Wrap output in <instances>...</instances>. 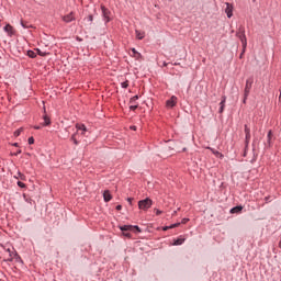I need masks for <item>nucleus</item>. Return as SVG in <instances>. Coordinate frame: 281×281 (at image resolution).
Returning <instances> with one entry per match:
<instances>
[{"label":"nucleus","mask_w":281,"mask_h":281,"mask_svg":"<svg viewBox=\"0 0 281 281\" xmlns=\"http://www.w3.org/2000/svg\"><path fill=\"white\" fill-rule=\"evenodd\" d=\"M138 207L144 212H146L147 210H150V207H153V200L146 198L145 200L138 201Z\"/></svg>","instance_id":"1"},{"label":"nucleus","mask_w":281,"mask_h":281,"mask_svg":"<svg viewBox=\"0 0 281 281\" xmlns=\"http://www.w3.org/2000/svg\"><path fill=\"white\" fill-rule=\"evenodd\" d=\"M254 85V79L249 78L246 80V86L244 90V104L247 102V98H249V93L251 91V86Z\"/></svg>","instance_id":"2"},{"label":"nucleus","mask_w":281,"mask_h":281,"mask_svg":"<svg viewBox=\"0 0 281 281\" xmlns=\"http://www.w3.org/2000/svg\"><path fill=\"white\" fill-rule=\"evenodd\" d=\"M236 36H238L239 40L241 41V45L245 52V49H247V36L245 35V27L241 26L239 29V32H237Z\"/></svg>","instance_id":"3"},{"label":"nucleus","mask_w":281,"mask_h":281,"mask_svg":"<svg viewBox=\"0 0 281 281\" xmlns=\"http://www.w3.org/2000/svg\"><path fill=\"white\" fill-rule=\"evenodd\" d=\"M101 11L105 23H109L111 21V11L104 5H101Z\"/></svg>","instance_id":"4"},{"label":"nucleus","mask_w":281,"mask_h":281,"mask_svg":"<svg viewBox=\"0 0 281 281\" xmlns=\"http://www.w3.org/2000/svg\"><path fill=\"white\" fill-rule=\"evenodd\" d=\"M177 102H179V99L176 95H172L166 101L167 109H175V106H177Z\"/></svg>","instance_id":"5"},{"label":"nucleus","mask_w":281,"mask_h":281,"mask_svg":"<svg viewBox=\"0 0 281 281\" xmlns=\"http://www.w3.org/2000/svg\"><path fill=\"white\" fill-rule=\"evenodd\" d=\"M225 5L224 12L227 14L228 19H232L234 16V5L229 2H226Z\"/></svg>","instance_id":"6"},{"label":"nucleus","mask_w":281,"mask_h":281,"mask_svg":"<svg viewBox=\"0 0 281 281\" xmlns=\"http://www.w3.org/2000/svg\"><path fill=\"white\" fill-rule=\"evenodd\" d=\"M121 232H133V229H136L137 232H142V229L139 228V226H133V225H123L120 226Z\"/></svg>","instance_id":"7"},{"label":"nucleus","mask_w":281,"mask_h":281,"mask_svg":"<svg viewBox=\"0 0 281 281\" xmlns=\"http://www.w3.org/2000/svg\"><path fill=\"white\" fill-rule=\"evenodd\" d=\"M71 21H76V16L74 15V12H70L69 14L63 16L64 23H71Z\"/></svg>","instance_id":"8"},{"label":"nucleus","mask_w":281,"mask_h":281,"mask_svg":"<svg viewBox=\"0 0 281 281\" xmlns=\"http://www.w3.org/2000/svg\"><path fill=\"white\" fill-rule=\"evenodd\" d=\"M103 199H104L105 203H109V201H111L113 199V196L111 195V192L109 190L103 192Z\"/></svg>","instance_id":"9"},{"label":"nucleus","mask_w":281,"mask_h":281,"mask_svg":"<svg viewBox=\"0 0 281 281\" xmlns=\"http://www.w3.org/2000/svg\"><path fill=\"white\" fill-rule=\"evenodd\" d=\"M4 32H7V34H9V36H12V34H14V27H12V25L7 24L4 26Z\"/></svg>","instance_id":"10"},{"label":"nucleus","mask_w":281,"mask_h":281,"mask_svg":"<svg viewBox=\"0 0 281 281\" xmlns=\"http://www.w3.org/2000/svg\"><path fill=\"white\" fill-rule=\"evenodd\" d=\"M76 128H77V131H81V135H85V133H87V126H85L82 124H77Z\"/></svg>","instance_id":"11"},{"label":"nucleus","mask_w":281,"mask_h":281,"mask_svg":"<svg viewBox=\"0 0 281 281\" xmlns=\"http://www.w3.org/2000/svg\"><path fill=\"white\" fill-rule=\"evenodd\" d=\"M227 100V98L223 97V100L220 103V110L218 113H223V111H225V101Z\"/></svg>","instance_id":"12"},{"label":"nucleus","mask_w":281,"mask_h":281,"mask_svg":"<svg viewBox=\"0 0 281 281\" xmlns=\"http://www.w3.org/2000/svg\"><path fill=\"white\" fill-rule=\"evenodd\" d=\"M243 212V206H235L231 210V214H240Z\"/></svg>","instance_id":"13"},{"label":"nucleus","mask_w":281,"mask_h":281,"mask_svg":"<svg viewBox=\"0 0 281 281\" xmlns=\"http://www.w3.org/2000/svg\"><path fill=\"white\" fill-rule=\"evenodd\" d=\"M145 36L146 33L136 30V38H138V41H142Z\"/></svg>","instance_id":"14"},{"label":"nucleus","mask_w":281,"mask_h":281,"mask_svg":"<svg viewBox=\"0 0 281 281\" xmlns=\"http://www.w3.org/2000/svg\"><path fill=\"white\" fill-rule=\"evenodd\" d=\"M49 124H52V121L49 120V116L44 115L43 126H49Z\"/></svg>","instance_id":"15"},{"label":"nucleus","mask_w":281,"mask_h":281,"mask_svg":"<svg viewBox=\"0 0 281 281\" xmlns=\"http://www.w3.org/2000/svg\"><path fill=\"white\" fill-rule=\"evenodd\" d=\"M273 137V132L269 131L268 132V136H267V139H268V146H271V139Z\"/></svg>","instance_id":"16"},{"label":"nucleus","mask_w":281,"mask_h":281,"mask_svg":"<svg viewBox=\"0 0 281 281\" xmlns=\"http://www.w3.org/2000/svg\"><path fill=\"white\" fill-rule=\"evenodd\" d=\"M133 57L139 59L142 57V54H139L135 48L132 49Z\"/></svg>","instance_id":"17"},{"label":"nucleus","mask_w":281,"mask_h":281,"mask_svg":"<svg viewBox=\"0 0 281 281\" xmlns=\"http://www.w3.org/2000/svg\"><path fill=\"white\" fill-rule=\"evenodd\" d=\"M7 251L9 252V260H12L14 258V256H16L15 251H12L10 248L7 249Z\"/></svg>","instance_id":"18"},{"label":"nucleus","mask_w":281,"mask_h":281,"mask_svg":"<svg viewBox=\"0 0 281 281\" xmlns=\"http://www.w3.org/2000/svg\"><path fill=\"white\" fill-rule=\"evenodd\" d=\"M27 57L29 58H36V53H34V50H29L27 52Z\"/></svg>","instance_id":"19"},{"label":"nucleus","mask_w":281,"mask_h":281,"mask_svg":"<svg viewBox=\"0 0 281 281\" xmlns=\"http://www.w3.org/2000/svg\"><path fill=\"white\" fill-rule=\"evenodd\" d=\"M15 179H21V181H25V175L18 172V176H15Z\"/></svg>","instance_id":"20"},{"label":"nucleus","mask_w":281,"mask_h":281,"mask_svg":"<svg viewBox=\"0 0 281 281\" xmlns=\"http://www.w3.org/2000/svg\"><path fill=\"white\" fill-rule=\"evenodd\" d=\"M183 243H186V239H183V238H178V239L173 243V245H183Z\"/></svg>","instance_id":"21"},{"label":"nucleus","mask_w":281,"mask_h":281,"mask_svg":"<svg viewBox=\"0 0 281 281\" xmlns=\"http://www.w3.org/2000/svg\"><path fill=\"white\" fill-rule=\"evenodd\" d=\"M21 133H23V127L19 128L18 131L14 132V136L19 137V135H21Z\"/></svg>","instance_id":"22"},{"label":"nucleus","mask_w":281,"mask_h":281,"mask_svg":"<svg viewBox=\"0 0 281 281\" xmlns=\"http://www.w3.org/2000/svg\"><path fill=\"white\" fill-rule=\"evenodd\" d=\"M70 139L76 146H78V138H76V134H74Z\"/></svg>","instance_id":"23"},{"label":"nucleus","mask_w":281,"mask_h":281,"mask_svg":"<svg viewBox=\"0 0 281 281\" xmlns=\"http://www.w3.org/2000/svg\"><path fill=\"white\" fill-rule=\"evenodd\" d=\"M136 100H139V97L138 95H134L132 99H131V104H135Z\"/></svg>","instance_id":"24"},{"label":"nucleus","mask_w":281,"mask_h":281,"mask_svg":"<svg viewBox=\"0 0 281 281\" xmlns=\"http://www.w3.org/2000/svg\"><path fill=\"white\" fill-rule=\"evenodd\" d=\"M121 87H122L123 89H127V88H128V81L122 82V83H121Z\"/></svg>","instance_id":"25"},{"label":"nucleus","mask_w":281,"mask_h":281,"mask_svg":"<svg viewBox=\"0 0 281 281\" xmlns=\"http://www.w3.org/2000/svg\"><path fill=\"white\" fill-rule=\"evenodd\" d=\"M250 139H251V133L246 134V144H249Z\"/></svg>","instance_id":"26"},{"label":"nucleus","mask_w":281,"mask_h":281,"mask_svg":"<svg viewBox=\"0 0 281 281\" xmlns=\"http://www.w3.org/2000/svg\"><path fill=\"white\" fill-rule=\"evenodd\" d=\"M21 25L22 27H24V30H27V27H30V25H27L25 22L21 21Z\"/></svg>","instance_id":"27"},{"label":"nucleus","mask_w":281,"mask_h":281,"mask_svg":"<svg viewBox=\"0 0 281 281\" xmlns=\"http://www.w3.org/2000/svg\"><path fill=\"white\" fill-rule=\"evenodd\" d=\"M245 134H249V133H251V130H249V126H247V125H245Z\"/></svg>","instance_id":"28"},{"label":"nucleus","mask_w":281,"mask_h":281,"mask_svg":"<svg viewBox=\"0 0 281 281\" xmlns=\"http://www.w3.org/2000/svg\"><path fill=\"white\" fill-rule=\"evenodd\" d=\"M18 186H19V188H25V183H23L21 181H18Z\"/></svg>","instance_id":"29"},{"label":"nucleus","mask_w":281,"mask_h":281,"mask_svg":"<svg viewBox=\"0 0 281 281\" xmlns=\"http://www.w3.org/2000/svg\"><path fill=\"white\" fill-rule=\"evenodd\" d=\"M88 21L90 22V23H93V15H88Z\"/></svg>","instance_id":"30"},{"label":"nucleus","mask_w":281,"mask_h":281,"mask_svg":"<svg viewBox=\"0 0 281 281\" xmlns=\"http://www.w3.org/2000/svg\"><path fill=\"white\" fill-rule=\"evenodd\" d=\"M137 108H138V105H137V104H136V105H131V106H130L131 111H135Z\"/></svg>","instance_id":"31"},{"label":"nucleus","mask_w":281,"mask_h":281,"mask_svg":"<svg viewBox=\"0 0 281 281\" xmlns=\"http://www.w3.org/2000/svg\"><path fill=\"white\" fill-rule=\"evenodd\" d=\"M29 144H30V145L34 144V137H30V138H29Z\"/></svg>","instance_id":"32"},{"label":"nucleus","mask_w":281,"mask_h":281,"mask_svg":"<svg viewBox=\"0 0 281 281\" xmlns=\"http://www.w3.org/2000/svg\"><path fill=\"white\" fill-rule=\"evenodd\" d=\"M175 227H179V224H172L171 226H169L170 229H175Z\"/></svg>","instance_id":"33"},{"label":"nucleus","mask_w":281,"mask_h":281,"mask_svg":"<svg viewBox=\"0 0 281 281\" xmlns=\"http://www.w3.org/2000/svg\"><path fill=\"white\" fill-rule=\"evenodd\" d=\"M127 202L130 203V205H133V198H128Z\"/></svg>","instance_id":"34"},{"label":"nucleus","mask_w":281,"mask_h":281,"mask_svg":"<svg viewBox=\"0 0 281 281\" xmlns=\"http://www.w3.org/2000/svg\"><path fill=\"white\" fill-rule=\"evenodd\" d=\"M188 221H190V220L189 218H183L182 222H181L182 225H186V223H188Z\"/></svg>","instance_id":"35"},{"label":"nucleus","mask_w":281,"mask_h":281,"mask_svg":"<svg viewBox=\"0 0 281 281\" xmlns=\"http://www.w3.org/2000/svg\"><path fill=\"white\" fill-rule=\"evenodd\" d=\"M116 210L120 212V210H122V205H116Z\"/></svg>","instance_id":"36"},{"label":"nucleus","mask_w":281,"mask_h":281,"mask_svg":"<svg viewBox=\"0 0 281 281\" xmlns=\"http://www.w3.org/2000/svg\"><path fill=\"white\" fill-rule=\"evenodd\" d=\"M124 236H127V238H131V234L130 233H123Z\"/></svg>","instance_id":"37"},{"label":"nucleus","mask_w":281,"mask_h":281,"mask_svg":"<svg viewBox=\"0 0 281 281\" xmlns=\"http://www.w3.org/2000/svg\"><path fill=\"white\" fill-rule=\"evenodd\" d=\"M156 214H157V216H159V214H161V211L156 210Z\"/></svg>","instance_id":"38"},{"label":"nucleus","mask_w":281,"mask_h":281,"mask_svg":"<svg viewBox=\"0 0 281 281\" xmlns=\"http://www.w3.org/2000/svg\"><path fill=\"white\" fill-rule=\"evenodd\" d=\"M168 229H170V226H166V227L164 228L165 232H168Z\"/></svg>","instance_id":"39"},{"label":"nucleus","mask_w":281,"mask_h":281,"mask_svg":"<svg viewBox=\"0 0 281 281\" xmlns=\"http://www.w3.org/2000/svg\"><path fill=\"white\" fill-rule=\"evenodd\" d=\"M132 131H137L136 126H131Z\"/></svg>","instance_id":"40"},{"label":"nucleus","mask_w":281,"mask_h":281,"mask_svg":"<svg viewBox=\"0 0 281 281\" xmlns=\"http://www.w3.org/2000/svg\"><path fill=\"white\" fill-rule=\"evenodd\" d=\"M35 131L41 130V126H34Z\"/></svg>","instance_id":"41"},{"label":"nucleus","mask_w":281,"mask_h":281,"mask_svg":"<svg viewBox=\"0 0 281 281\" xmlns=\"http://www.w3.org/2000/svg\"><path fill=\"white\" fill-rule=\"evenodd\" d=\"M16 155H21V149H19L16 153H15V156Z\"/></svg>","instance_id":"42"},{"label":"nucleus","mask_w":281,"mask_h":281,"mask_svg":"<svg viewBox=\"0 0 281 281\" xmlns=\"http://www.w3.org/2000/svg\"><path fill=\"white\" fill-rule=\"evenodd\" d=\"M38 54H40V56H43V53H41V50H38Z\"/></svg>","instance_id":"43"},{"label":"nucleus","mask_w":281,"mask_h":281,"mask_svg":"<svg viewBox=\"0 0 281 281\" xmlns=\"http://www.w3.org/2000/svg\"><path fill=\"white\" fill-rule=\"evenodd\" d=\"M13 146H19V143L13 144Z\"/></svg>","instance_id":"44"},{"label":"nucleus","mask_w":281,"mask_h":281,"mask_svg":"<svg viewBox=\"0 0 281 281\" xmlns=\"http://www.w3.org/2000/svg\"><path fill=\"white\" fill-rule=\"evenodd\" d=\"M215 155H221V153L216 151Z\"/></svg>","instance_id":"45"},{"label":"nucleus","mask_w":281,"mask_h":281,"mask_svg":"<svg viewBox=\"0 0 281 281\" xmlns=\"http://www.w3.org/2000/svg\"><path fill=\"white\" fill-rule=\"evenodd\" d=\"M164 66H165V67H167V66H168V64H166V63H165V64H164Z\"/></svg>","instance_id":"46"}]
</instances>
